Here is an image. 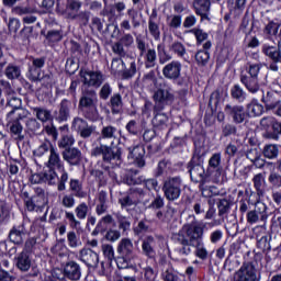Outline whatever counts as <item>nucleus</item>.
Here are the masks:
<instances>
[{
  "label": "nucleus",
  "mask_w": 281,
  "mask_h": 281,
  "mask_svg": "<svg viewBox=\"0 0 281 281\" xmlns=\"http://www.w3.org/2000/svg\"><path fill=\"white\" fill-rule=\"evenodd\" d=\"M78 111L82 115L72 120L71 128L79 133L82 139H89L95 133V126L89 122H100L102 115L98 110V92L93 88H83L79 99ZM88 120V122H87Z\"/></svg>",
  "instance_id": "2"
},
{
  "label": "nucleus",
  "mask_w": 281,
  "mask_h": 281,
  "mask_svg": "<svg viewBox=\"0 0 281 281\" xmlns=\"http://www.w3.org/2000/svg\"><path fill=\"white\" fill-rule=\"evenodd\" d=\"M157 52L159 65H166V63H170V60H172V55L168 54L164 44L157 45Z\"/></svg>",
  "instance_id": "61"
},
{
  "label": "nucleus",
  "mask_w": 281,
  "mask_h": 281,
  "mask_svg": "<svg viewBox=\"0 0 281 281\" xmlns=\"http://www.w3.org/2000/svg\"><path fill=\"white\" fill-rule=\"evenodd\" d=\"M169 120L170 119L168 117V114L161 111L154 110V117L151 120V124L155 131H166V128H168Z\"/></svg>",
  "instance_id": "39"
},
{
  "label": "nucleus",
  "mask_w": 281,
  "mask_h": 281,
  "mask_svg": "<svg viewBox=\"0 0 281 281\" xmlns=\"http://www.w3.org/2000/svg\"><path fill=\"white\" fill-rule=\"evenodd\" d=\"M160 266L161 268V280L164 281H179V276H177V272L175 271V268L172 267V263L166 259V257H162L160 259Z\"/></svg>",
  "instance_id": "31"
},
{
  "label": "nucleus",
  "mask_w": 281,
  "mask_h": 281,
  "mask_svg": "<svg viewBox=\"0 0 281 281\" xmlns=\"http://www.w3.org/2000/svg\"><path fill=\"white\" fill-rule=\"evenodd\" d=\"M75 231H70L67 233V240H68V246L70 249H77V247H82V241L80 240V235H78Z\"/></svg>",
  "instance_id": "59"
},
{
  "label": "nucleus",
  "mask_w": 281,
  "mask_h": 281,
  "mask_svg": "<svg viewBox=\"0 0 281 281\" xmlns=\"http://www.w3.org/2000/svg\"><path fill=\"white\" fill-rule=\"evenodd\" d=\"M32 227H34V224L30 218H24L22 223L13 225L8 235L9 241L18 246L23 245L25 237L32 233Z\"/></svg>",
  "instance_id": "13"
},
{
  "label": "nucleus",
  "mask_w": 281,
  "mask_h": 281,
  "mask_svg": "<svg viewBox=\"0 0 281 281\" xmlns=\"http://www.w3.org/2000/svg\"><path fill=\"white\" fill-rule=\"evenodd\" d=\"M8 105L12 108V110L7 114V117H12V116H16V117H27V115H30V112H27V110L23 109V103L21 101L20 98L16 97H12L9 101H8Z\"/></svg>",
  "instance_id": "30"
},
{
  "label": "nucleus",
  "mask_w": 281,
  "mask_h": 281,
  "mask_svg": "<svg viewBox=\"0 0 281 281\" xmlns=\"http://www.w3.org/2000/svg\"><path fill=\"white\" fill-rule=\"evenodd\" d=\"M193 221L182 226V229L172 236L175 244V251L178 256H190L192 247H195V256L200 260H207L210 252L203 243L205 236V223L196 221L194 215L191 216Z\"/></svg>",
  "instance_id": "1"
},
{
  "label": "nucleus",
  "mask_w": 281,
  "mask_h": 281,
  "mask_svg": "<svg viewBox=\"0 0 281 281\" xmlns=\"http://www.w3.org/2000/svg\"><path fill=\"white\" fill-rule=\"evenodd\" d=\"M89 212H91V207L87 202H81L75 207V213L71 211H65V220L67 221L70 229H76L80 232L82 229V223L80 221H85L87 216H89Z\"/></svg>",
  "instance_id": "11"
},
{
  "label": "nucleus",
  "mask_w": 281,
  "mask_h": 281,
  "mask_svg": "<svg viewBox=\"0 0 281 281\" xmlns=\"http://www.w3.org/2000/svg\"><path fill=\"white\" fill-rule=\"evenodd\" d=\"M82 8V1L80 0H56V12L69 21H76L82 26L89 25V20L91 19V12L85 10L80 11Z\"/></svg>",
  "instance_id": "4"
},
{
  "label": "nucleus",
  "mask_w": 281,
  "mask_h": 281,
  "mask_svg": "<svg viewBox=\"0 0 281 281\" xmlns=\"http://www.w3.org/2000/svg\"><path fill=\"white\" fill-rule=\"evenodd\" d=\"M261 274L256 269V265L251 261H246L241 265L239 270L235 272V281H260Z\"/></svg>",
  "instance_id": "17"
},
{
  "label": "nucleus",
  "mask_w": 281,
  "mask_h": 281,
  "mask_svg": "<svg viewBox=\"0 0 281 281\" xmlns=\"http://www.w3.org/2000/svg\"><path fill=\"white\" fill-rule=\"evenodd\" d=\"M246 113H248V120L251 117H260L265 113V105L260 104L258 99H251L249 103L246 104Z\"/></svg>",
  "instance_id": "41"
},
{
  "label": "nucleus",
  "mask_w": 281,
  "mask_h": 281,
  "mask_svg": "<svg viewBox=\"0 0 281 281\" xmlns=\"http://www.w3.org/2000/svg\"><path fill=\"white\" fill-rule=\"evenodd\" d=\"M69 192L76 199H87V191H85V188L82 187V182L79 179L71 178L69 180Z\"/></svg>",
  "instance_id": "44"
},
{
  "label": "nucleus",
  "mask_w": 281,
  "mask_h": 281,
  "mask_svg": "<svg viewBox=\"0 0 281 281\" xmlns=\"http://www.w3.org/2000/svg\"><path fill=\"white\" fill-rule=\"evenodd\" d=\"M58 177H60V172H56V169L48 168L47 171L42 172L43 183H48V186H57L58 191Z\"/></svg>",
  "instance_id": "50"
},
{
  "label": "nucleus",
  "mask_w": 281,
  "mask_h": 281,
  "mask_svg": "<svg viewBox=\"0 0 281 281\" xmlns=\"http://www.w3.org/2000/svg\"><path fill=\"white\" fill-rule=\"evenodd\" d=\"M61 157L69 166H80L82 164V151L76 147L64 149Z\"/></svg>",
  "instance_id": "28"
},
{
  "label": "nucleus",
  "mask_w": 281,
  "mask_h": 281,
  "mask_svg": "<svg viewBox=\"0 0 281 281\" xmlns=\"http://www.w3.org/2000/svg\"><path fill=\"white\" fill-rule=\"evenodd\" d=\"M224 113L232 120L233 124H247L249 122V113L241 104L227 103L224 105Z\"/></svg>",
  "instance_id": "16"
},
{
  "label": "nucleus",
  "mask_w": 281,
  "mask_h": 281,
  "mask_svg": "<svg viewBox=\"0 0 281 281\" xmlns=\"http://www.w3.org/2000/svg\"><path fill=\"white\" fill-rule=\"evenodd\" d=\"M108 106L111 109L112 115H120L122 111H124V101H122V94L114 93L110 101L108 102Z\"/></svg>",
  "instance_id": "45"
},
{
  "label": "nucleus",
  "mask_w": 281,
  "mask_h": 281,
  "mask_svg": "<svg viewBox=\"0 0 281 281\" xmlns=\"http://www.w3.org/2000/svg\"><path fill=\"white\" fill-rule=\"evenodd\" d=\"M145 207L155 212L156 218L160 221V223H170L176 212L172 206H166V200L161 194H156L151 202H149ZM164 207H166V210H164Z\"/></svg>",
  "instance_id": "8"
},
{
  "label": "nucleus",
  "mask_w": 281,
  "mask_h": 281,
  "mask_svg": "<svg viewBox=\"0 0 281 281\" xmlns=\"http://www.w3.org/2000/svg\"><path fill=\"white\" fill-rule=\"evenodd\" d=\"M203 164H205V151L200 147V154H193L191 160L187 165V170L190 175L191 181L193 183H200L201 192L207 190L205 183H210V179L212 178L207 169L205 171Z\"/></svg>",
  "instance_id": "5"
},
{
  "label": "nucleus",
  "mask_w": 281,
  "mask_h": 281,
  "mask_svg": "<svg viewBox=\"0 0 281 281\" xmlns=\"http://www.w3.org/2000/svg\"><path fill=\"white\" fill-rule=\"evenodd\" d=\"M38 207L40 212L45 210V205H47V198L45 196V191L41 189L35 195L31 196Z\"/></svg>",
  "instance_id": "62"
},
{
  "label": "nucleus",
  "mask_w": 281,
  "mask_h": 281,
  "mask_svg": "<svg viewBox=\"0 0 281 281\" xmlns=\"http://www.w3.org/2000/svg\"><path fill=\"white\" fill-rule=\"evenodd\" d=\"M216 205L220 218H225V216L232 212V205H234V202L229 199L223 198L217 200Z\"/></svg>",
  "instance_id": "48"
},
{
  "label": "nucleus",
  "mask_w": 281,
  "mask_h": 281,
  "mask_svg": "<svg viewBox=\"0 0 281 281\" xmlns=\"http://www.w3.org/2000/svg\"><path fill=\"white\" fill-rule=\"evenodd\" d=\"M126 15L128 19H124L120 23L121 30L124 32H131V30H137V27L142 26V20H139V12L134 8H130L126 10Z\"/></svg>",
  "instance_id": "22"
},
{
  "label": "nucleus",
  "mask_w": 281,
  "mask_h": 281,
  "mask_svg": "<svg viewBox=\"0 0 281 281\" xmlns=\"http://www.w3.org/2000/svg\"><path fill=\"white\" fill-rule=\"evenodd\" d=\"M252 186L257 192V196H265L267 194V173L260 172L252 177Z\"/></svg>",
  "instance_id": "34"
},
{
  "label": "nucleus",
  "mask_w": 281,
  "mask_h": 281,
  "mask_svg": "<svg viewBox=\"0 0 281 281\" xmlns=\"http://www.w3.org/2000/svg\"><path fill=\"white\" fill-rule=\"evenodd\" d=\"M142 251L147 258H155L157 251H155V237L147 236L142 243Z\"/></svg>",
  "instance_id": "47"
},
{
  "label": "nucleus",
  "mask_w": 281,
  "mask_h": 281,
  "mask_svg": "<svg viewBox=\"0 0 281 281\" xmlns=\"http://www.w3.org/2000/svg\"><path fill=\"white\" fill-rule=\"evenodd\" d=\"M254 236L257 240V249H260L263 254L271 249V237L267 234V229L254 232Z\"/></svg>",
  "instance_id": "33"
},
{
  "label": "nucleus",
  "mask_w": 281,
  "mask_h": 281,
  "mask_svg": "<svg viewBox=\"0 0 281 281\" xmlns=\"http://www.w3.org/2000/svg\"><path fill=\"white\" fill-rule=\"evenodd\" d=\"M136 47L138 49L139 58H144L146 69H153L157 65V50L148 48V44L143 36H136Z\"/></svg>",
  "instance_id": "15"
},
{
  "label": "nucleus",
  "mask_w": 281,
  "mask_h": 281,
  "mask_svg": "<svg viewBox=\"0 0 281 281\" xmlns=\"http://www.w3.org/2000/svg\"><path fill=\"white\" fill-rule=\"evenodd\" d=\"M45 40L48 45H56V43H60L63 41V31L60 30H50L46 33Z\"/></svg>",
  "instance_id": "56"
},
{
  "label": "nucleus",
  "mask_w": 281,
  "mask_h": 281,
  "mask_svg": "<svg viewBox=\"0 0 281 281\" xmlns=\"http://www.w3.org/2000/svg\"><path fill=\"white\" fill-rule=\"evenodd\" d=\"M148 32L154 41H160L161 31L159 30V22L157 21V12L153 10L148 19Z\"/></svg>",
  "instance_id": "42"
},
{
  "label": "nucleus",
  "mask_w": 281,
  "mask_h": 281,
  "mask_svg": "<svg viewBox=\"0 0 281 281\" xmlns=\"http://www.w3.org/2000/svg\"><path fill=\"white\" fill-rule=\"evenodd\" d=\"M261 155L266 159H276L280 155V145L278 144H266L261 150Z\"/></svg>",
  "instance_id": "51"
},
{
  "label": "nucleus",
  "mask_w": 281,
  "mask_h": 281,
  "mask_svg": "<svg viewBox=\"0 0 281 281\" xmlns=\"http://www.w3.org/2000/svg\"><path fill=\"white\" fill-rule=\"evenodd\" d=\"M116 223L121 234H128L131 232V217L124 216L120 213L116 214Z\"/></svg>",
  "instance_id": "54"
},
{
  "label": "nucleus",
  "mask_w": 281,
  "mask_h": 281,
  "mask_svg": "<svg viewBox=\"0 0 281 281\" xmlns=\"http://www.w3.org/2000/svg\"><path fill=\"white\" fill-rule=\"evenodd\" d=\"M116 254L119 256L134 258L135 247L133 246V241L130 238H122L117 244Z\"/></svg>",
  "instance_id": "35"
},
{
  "label": "nucleus",
  "mask_w": 281,
  "mask_h": 281,
  "mask_svg": "<svg viewBox=\"0 0 281 281\" xmlns=\"http://www.w3.org/2000/svg\"><path fill=\"white\" fill-rule=\"evenodd\" d=\"M86 76H89V79L85 78V85H88L86 89H91V87H95L97 89L102 87L104 82V78L101 71H86Z\"/></svg>",
  "instance_id": "43"
},
{
  "label": "nucleus",
  "mask_w": 281,
  "mask_h": 281,
  "mask_svg": "<svg viewBox=\"0 0 281 281\" xmlns=\"http://www.w3.org/2000/svg\"><path fill=\"white\" fill-rule=\"evenodd\" d=\"M123 149L120 145H100L91 149V157H102L101 168L109 172L114 168H122L124 164Z\"/></svg>",
  "instance_id": "3"
},
{
  "label": "nucleus",
  "mask_w": 281,
  "mask_h": 281,
  "mask_svg": "<svg viewBox=\"0 0 281 281\" xmlns=\"http://www.w3.org/2000/svg\"><path fill=\"white\" fill-rule=\"evenodd\" d=\"M181 188H183V180L181 177H168L162 181V192L165 199L169 201V203H175V201H179L181 196Z\"/></svg>",
  "instance_id": "12"
},
{
  "label": "nucleus",
  "mask_w": 281,
  "mask_h": 281,
  "mask_svg": "<svg viewBox=\"0 0 281 281\" xmlns=\"http://www.w3.org/2000/svg\"><path fill=\"white\" fill-rule=\"evenodd\" d=\"M12 212V204L10 202L0 199V225L10 221V213Z\"/></svg>",
  "instance_id": "52"
},
{
  "label": "nucleus",
  "mask_w": 281,
  "mask_h": 281,
  "mask_svg": "<svg viewBox=\"0 0 281 281\" xmlns=\"http://www.w3.org/2000/svg\"><path fill=\"white\" fill-rule=\"evenodd\" d=\"M193 5L195 13L201 16V21H211L210 9L212 8V2L210 0H196Z\"/></svg>",
  "instance_id": "36"
},
{
  "label": "nucleus",
  "mask_w": 281,
  "mask_h": 281,
  "mask_svg": "<svg viewBox=\"0 0 281 281\" xmlns=\"http://www.w3.org/2000/svg\"><path fill=\"white\" fill-rule=\"evenodd\" d=\"M261 130L265 131L262 134L263 139H272L279 142L281 136V122L276 120L273 116H265L259 122Z\"/></svg>",
  "instance_id": "14"
},
{
  "label": "nucleus",
  "mask_w": 281,
  "mask_h": 281,
  "mask_svg": "<svg viewBox=\"0 0 281 281\" xmlns=\"http://www.w3.org/2000/svg\"><path fill=\"white\" fill-rule=\"evenodd\" d=\"M4 76L8 80H19L21 78V66L13 63L8 64Z\"/></svg>",
  "instance_id": "53"
},
{
  "label": "nucleus",
  "mask_w": 281,
  "mask_h": 281,
  "mask_svg": "<svg viewBox=\"0 0 281 281\" xmlns=\"http://www.w3.org/2000/svg\"><path fill=\"white\" fill-rule=\"evenodd\" d=\"M206 170L211 177H221V172L223 170L221 167V153H215L212 155V157L209 159V166Z\"/></svg>",
  "instance_id": "38"
},
{
  "label": "nucleus",
  "mask_w": 281,
  "mask_h": 281,
  "mask_svg": "<svg viewBox=\"0 0 281 281\" xmlns=\"http://www.w3.org/2000/svg\"><path fill=\"white\" fill-rule=\"evenodd\" d=\"M9 133L15 142H23L25 139V134H23V121L27 117L19 116H7Z\"/></svg>",
  "instance_id": "20"
},
{
  "label": "nucleus",
  "mask_w": 281,
  "mask_h": 281,
  "mask_svg": "<svg viewBox=\"0 0 281 281\" xmlns=\"http://www.w3.org/2000/svg\"><path fill=\"white\" fill-rule=\"evenodd\" d=\"M111 225H112V227H116L117 222H115V218L113 217V215L105 214L98 221L91 235L99 236V234H101V236H104L105 232L111 229V228H109V227H111Z\"/></svg>",
  "instance_id": "24"
},
{
  "label": "nucleus",
  "mask_w": 281,
  "mask_h": 281,
  "mask_svg": "<svg viewBox=\"0 0 281 281\" xmlns=\"http://www.w3.org/2000/svg\"><path fill=\"white\" fill-rule=\"evenodd\" d=\"M279 30H280V24L273 21H269L262 30L263 36H267V38H273V36H278Z\"/></svg>",
  "instance_id": "55"
},
{
  "label": "nucleus",
  "mask_w": 281,
  "mask_h": 281,
  "mask_svg": "<svg viewBox=\"0 0 281 281\" xmlns=\"http://www.w3.org/2000/svg\"><path fill=\"white\" fill-rule=\"evenodd\" d=\"M15 266L24 273L30 271L32 268V259L30 258V255L25 251L20 252L15 258Z\"/></svg>",
  "instance_id": "46"
},
{
  "label": "nucleus",
  "mask_w": 281,
  "mask_h": 281,
  "mask_svg": "<svg viewBox=\"0 0 281 281\" xmlns=\"http://www.w3.org/2000/svg\"><path fill=\"white\" fill-rule=\"evenodd\" d=\"M261 95V102L265 104L266 111H273V109H278L280 104V98L278 97V92L273 90H268L265 92H259Z\"/></svg>",
  "instance_id": "27"
},
{
  "label": "nucleus",
  "mask_w": 281,
  "mask_h": 281,
  "mask_svg": "<svg viewBox=\"0 0 281 281\" xmlns=\"http://www.w3.org/2000/svg\"><path fill=\"white\" fill-rule=\"evenodd\" d=\"M109 212V193L102 190L97 196L95 214L97 216H103Z\"/></svg>",
  "instance_id": "37"
},
{
  "label": "nucleus",
  "mask_w": 281,
  "mask_h": 281,
  "mask_svg": "<svg viewBox=\"0 0 281 281\" xmlns=\"http://www.w3.org/2000/svg\"><path fill=\"white\" fill-rule=\"evenodd\" d=\"M268 182L274 190H280L281 188V175L278 171H271L268 176Z\"/></svg>",
  "instance_id": "64"
},
{
  "label": "nucleus",
  "mask_w": 281,
  "mask_h": 281,
  "mask_svg": "<svg viewBox=\"0 0 281 281\" xmlns=\"http://www.w3.org/2000/svg\"><path fill=\"white\" fill-rule=\"evenodd\" d=\"M127 158L133 159L136 168H144V166H146V148L144 145L128 147Z\"/></svg>",
  "instance_id": "23"
},
{
  "label": "nucleus",
  "mask_w": 281,
  "mask_h": 281,
  "mask_svg": "<svg viewBox=\"0 0 281 281\" xmlns=\"http://www.w3.org/2000/svg\"><path fill=\"white\" fill-rule=\"evenodd\" d=\"M182 65L179 60H172L169 64L165 65L162 68V76L167 80L177 82L178 87H183L186 80L181 78Z\"/></svg>",
  "instance_id": "18"
},
{
  "label": "nucleus",
  "mask_w": 281,
  "mask_h": 281,
  "mask_svg": "<svg viewBox=\"0 0 281 281\" xmlns=\"http://www.w3.org/2000/svg\"><path fill=\"white\" fill-rule=\"evenodd\" d=\"M241 85L247 89L248 93L256 95V93H262V88L260 87V79L249 77L248 75L241 74L239 76Z\"/></svg>",
  "instance_id": "29"
},
{
  "label": "nucleus",
  "mask_w": 281,
  "mask_h": 281,
  "mask_svg": "<svg viewBox=\"0 0 281 281\" xmlns=\"http://www.w3.org/2000/svg\"><path fill=\"white\" fill-rule=\"evenodd\" d=\"M261 53L266 55L269 60H271L268 69H270V71H280V66H278V63L281 61V42H278V46L263 44L261 46Z\"/></svg>",
  "instance_id": "19"
},
{
  "label": "nucleus",
  "mask_w": 281,
  "mask_h": 281,
  "mask_svg": "<svg viewBox=\"0 0 281 281\" xmlns=\"http://www.w3.org/2000/svg\"><path fill=\"white\" fill-rule=\"evenodd\" d=\"M139 175V170L130 169L122 178V180H117V175H113L112 178L116 183H125V186H142V181H144L143 177H137Z\"/></svg>",
  "instance_id": "26"
},
{
  "label": "nucleus",
  "mask_w": 281,
  "mask_h": 281,
  "mask_svg": "<svg viewBox=\"0 0 281 281\" xmlns=\"http://www.w3.org/2000/svg\"><path fill=\"white\" fill-rule=\"evenodd\" d=\"M57 278L60 281L66 280V278L71 281L80 280V278H82V270L80 268V265H78V262H76L74 260L67 261L63 266L61 277H57Z\"/></svg>",
  "instance_id": "21"
},
{
  "label": "nucleus",
  "mask_w": 281,
  "mask_h": 281,
  "mask_svg": "<svg viewBox=\"0 0 281 281\" xmlns=\"http://www.w3.org/2000/svg\"><path fill=\"white\" fill-rule=\"evenodd\" d=\"M269 207L263 202L255 203V209L246 213V221L248 225H256L261 223L260 226H256L252 232H260V229H267V221L269 220Z\"/></svg>",
  "instance_id": "9"
},
{
  "label": "nucleus",
  "mask_w": 281,
  "mask_h": 281,
  "mask_svg": "<svg viewBox=\"0 0 281 281\" xmlns=\"http://www.w3.org/2000/svg\"><path fill=\"white\" fill-rule=\"evenodd\" d=\"M74 144H76V139L74 138V135L63 134L61 138L57 143V146H58V148L68 150V148H72L71 146H74Z\"/></svg>",
  "instance_id": "58"
},
{
  "label": "nucleus",
  "mask_w": 281,
  "mask_h": 281,
  "mask_svg": "<svg viewBox=\"0 0 281 281\" xmlns=\"http://www.w3.org/2000/svg\"><path fill=\"white\" fill-rule=\"evenodd\" d=\"M125 128L130 135H139L142 133V125L137 120H131L127 122Z\"/></svg>",
  "instance_id": "63"
},
{
  "label": "nucleus",
  "mask_w": 281,
  "mask_h": 281,
  "mask_svg": "<svg viewBox=\"0 0 281 281\" xmlns=\"http://www.w3.org/2000/svg\"><path fill=\"white\" fill-rule=\"evenodd\" d=\"M33 112L35 113L37 120L40 122H49L54 120V115H52V111L45 109V108H34Z\"/></svg>",
  "instance_id": "57"
},
{
  "label": "nucleus",
  "mask_w": 281,
  "mask_h": 281,
  "mask_svg": "<svg viewBox=\"0 0 281 281\" xmlns=\"http://www.w3.org/2000/svg\"><path fill=\"white\" fill-rule=\"evenodd\" d=\"M231 98L235 102H238V104H243L247 101V91L240 85L236 83L231 88Z\"/></svg>",
  "instance_id": "49"
},
{
  "label": "nucleus",
  "mask_w": 281,
  "mask_h": 281,
  "mask_svg": "<svg viewBox=\"0 0 281 281\" xmlns=\"http://www.w3.org/2000/svg\"><path fill=\"white\" fill-rule=\"evenodd\" d=\"M79 258L87 267H98V262H100V256L91 248H82L79 252Z\"/></svg>",
  "instance_id": "32"
},
{
  "label": "nucleus",
  "mask_w": 281,
  "mask_h": 281,
  "mask_svg": "<svg viewBox=\"0 0 281 281\" xmlns=\"http://www.w3.org/2000/svg\"><path fill=\"white\" fill-rule=\"evenodd\" d=\"M47 168H53L59 172L58 177V192H65L67 190V181H69V172L65 169V164L60 159V154L54 148L50 149L48 161L46 162Z\"/></svg>",
  "instance_id": "7"
},
{
  "label": "nucleus",
  "mask_w": 281,
  "mask_h": 281,
  "mask_svg": "<svg viewBox=\"0 0 281 281\" xmlns=\"http://www.w3.org/2000/svg\"><path fill=\"white\" fill-rule=\"evenodd\" d=\"M209 49H212V42L211 41H206L203 44V49H200L195 53V63L200 67H205V65H207V63H210V52H209Z\"/></svg>",
  "instance_id": "40"
},
{
  "label": "nucleus",
  "mask_w": 281,
  "mask_h": 281,
  "mask_svg": "<svg viewBox=\"0 0 281 281\" xmlns=\"http://www.w3.org/2000/svg\"><path fill=\"white\" fill-rule=\"evenodd\" d=\"M148 191L144 188L139 187H132L128 189L125 195L119 199V203L122 209L124 207H132V205H148L150 203V199H147Z\"/></svg>",
  "instance_id": "10"
},
{
  "label": "nucleus",
  "mask_w": 281,
  "mask_h": 281,
  "mask_svg": "<svg viewBox=\"0 0 281 281\" xmlns=\"http://www.w3.org/2000/svg\"><path fill=\"white\" fill-rule=\"evenodd\" d=\"M117 135V127L113 125H106L101 128V135L99 139H115Z\"/></svg>",
  "instance_id": "60"
},
{
  "label": "nucleus",
  "mask_w": 281,
  "mask_h": 281,
  "mask_svg": "<svg viewBox=\"0 0 281 281\" xmlns=\"http://www.w3.org/2000/svg\"><path fill=\"white\" fill-rule=\"evenodd\" d=\"M71 117V101L64 99L58 105V110L53 113V120L63 124Z\"/></svg>",
  "instance_id": "25"
},
{
  "label": "nucleus",
  "mask_w": 281,
  "mask_h": 281,
  "mask_svg": "<svg viewBox=\"0 0 281 281\" xmlns=\"http://www.w3.org/2000/svg\"><path fill=\"white\" fill-rule=\"evenodd\" d=\"M175 89L167 81L156 83V91L153 94L154 111H164L166 106L175 104Z\"/></svg>",
  "instance_id": "6"
}]
</instances>
